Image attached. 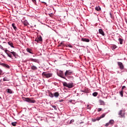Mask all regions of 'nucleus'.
I'll use <instances>...</instances> for the list:
<instances>
[{
    "label": "nucleus",
    "mask_w": 127,
    "mask_h": 127,
    "mask_svg": "<svg viewBox=\"0 0 127 127\" xmlns=\"http://www.w3.org/2000/svg\"><path fill=\"white\" fill-rule=\"evenodd\" d=\"M43 77L44 78H50L51 77H52L53 74L52 73H49V72H43L42 74Z\"/></svg>",
    "instance_id": "f257e3e1"
},
{
    "label": "nucleus",
    "mask_w": 127,
    "mask_h": 127,
    "mask_svg": "<svg viewBox=\"0 0 127 127\" xmlns=\"http://www.w3.org/2000/svg\"><path fill=\"white\" fill-rule=\"evenodd\" d=\"M23 100L25 101L26 102H28V103H35V100H33L31 99V98H24Z\"/></svg>",
    "instance_id": "f03ea898"
},
{
    "label": "nucleus",
    "mask_w": 127,
    "mask_h": 127,
    "mask_svg": "<svg viewBox=\"0 0 127 127\" xmlns=\"http://www.w3.org/2000/svg\"><path fill=\"white\" fill-rule=\"evenodd\" d=\"M57 74L58 76H59V77H61V78H63V79H65V76H64V72H63V71L60 70Z\"/></svg>",
    "instance_id": "7ed1b4c3"
},
{
    "label": "nucleus",
    "mask_w": 127,
    "mask_h": 127,
    "mask_svg": "<svg viewBox=\"0 0 127 127\" xmlns=\"http://www.w3.org/2000/svg\"><path fill=\"white\" fill-rule=\"evenodd\" d=\"M117 64H118L120 69H121V70H124V69H125V66H124L123 63L118 62L117 63Z\"/></svg>",
    "instance_id": "20e7f679"
},
{
    "label": "nucleus",
    "mask_w": 127,
    "mask_h": 127,
    "mask_svg": "<svg viewBox=\"0 0 127 127\" xmlns=\"http://www.w3.org/2000/svg\"><path fill=\"white\" fill-rule=\"evenodd\" d=\"M35 41H36L38 43L42 42V37L41 36H38L37 38L35 39Z\"/></svg>",
    "instance_id": "39448f33"
},
{
    "label": "nucleus",
    "mask_w": 127,
    "mask_h": 127,
    "mask_svg": "<svg viewBox=\"0 0 127 127\" xmlns=\"http://www.w3.org/2000/svg\"><path fill=\"white\" fill-rule=\"evenodd\" d=\"M125 115L126 113L123 110H121L119 113L120 118H125Z\"/></svg>",
    "instance_id": "423d86ee"
},
{
    "label": "nucleus",
    "mask_w": 127,
    "mask_h": 127,
    "mask_svg": "<svg viewBox=\"0 0 127 127\" xmlns=\"http://www.w3.org/2000/svg\"><path fill=\"white\" fill-rule=\"evenodd\" d=\"M72 73H73V71L71 70H66L64 73V75L66 76L67 75H71Z\"/></svg>",
    "instance_id": "0eeeda50"
},
{
    "label": "nucleus",
    "mask_w": 127,
    "mask_h": 127,
    "mask_svg": "<svg viewBox=\"0 0 127 127\" xmlns=\"http://www.w3.org/2000/svg\"><path fill=\"white\" fill-rule=\"evenodd\" d=\"M0 65L5 68H7V69H9V65H8L7 64L2 63Z\"/></svg>",
    "instance_id": "6e6552de"
},
{
    "label": "nucleus",
    "mask_w": 127,
    "mask_h": 127,
    "mask_svg": "<svg viewBox=\"0 0 127 127\" xmlns=\"http://www.w3.org/2000/svg\"><path fill=\"white\" fill-rule=\"evenodd\" d=\"M99 32L100 34H101V35H103V36H105V33L104 32V31H103V29H99Z\"/></svg>",
    "instance_id": "1a4fd4ad"
},
{
    "label": "nucleus",
    "mask_w": 127,
    "mask_h": 127,
    "mask_svg": "<svg viewBox=\"0 0 127 127\" xmlns=\"http://www.w3.org/2000/svg\"><path fill=\"white\" fill-rule=\"evenodd\" d=\"M81 41H83L84 42H90V40H89V39L81 38Z\"/></svg>",
    "instance_id": "9d476101"
},
{
    "label": "nucleus",
    "mask_w": 127,
    "mask_h": 127,
    "mask_svg": "<svg viewBox=\"0 0 127 127\" xmlns=\"http://www.w3.org/2000/svg\"><path fill=\"white\" fill-rule=\"evenodd\" d=\"M8 45L11 46L12 48H14V47L13 46V43H12V42L9 41L8 42Z\"/></svg>",
    "instance_id": "9b49d317"
},
{
    "label": "nucleus",
    "mask_w": 127,
    "mask_h": 127,
    "mask_svg": "<svg viewBox=\"0 0 127 127\" xmlns=\"http://www.w3.org/2000/svg\"><path fill=\"white\" fill-rule=\"evenodd\" d=\"M9 52L10 53H11V54H12V55L14 56V57H15V58H16V57L17 56L16 53L14 52Z\"/></svg>",
    "instance_id": "f8f14e48"
},
{
    "label": "nucleus",
    "mask_w": 127,
    "mask_h": 127,
    "mask_svg": "<svg viewBox=\"0 0 127 127\" xmlns=\"http://www.w3.org/2000/svg\"><path fill=\"white\" fill-rule=\"evenodd\" d=\"M67 88H69V89L73 88V83H68Z\"/></svg>",
    "instance_id": "ddd939ff"
},
{
    "label": "nucleus",
    "mask_w": 127,
    "mask_h": 127,
    "mask_svg": "<svg viewBox=\"0 0 127 127\" xmlns=\"http://www.w3.org/2000/svg\"><path fill=\"white\" fill-rule=\"evenodd\" d=\"M31 70H37V67H36L35 65H32L31 66Z\"/></svg>",
    "instance_id": "4468645a"
},
{
    "label": "nucleus",
    "mask_w": 127,
    "mask_h": 127,
    "mask_svg": "<svg viewBox=\"0 0 127 127\" xmlns=\"http://www.w3.org/2000/svg\"><path fill=\"white\" fill-rule=\"evenodd\" d=\"M6 91L8 94H12V90L9 88L7 89Z\"/></svg>",
    "instance_id": "2eb2a0df"
},
{
    "label": "nucleus",
    "mask_w": 127,
    "mask_h": 127,
    "mask_svg": "<svg viewBox=\"0 0 127 127\" xmlns=\"http://www.w3.org/2000/svg\"><path fill=\"white\" fill-rule=\"evenodd\" d=\"M100 105H102L103 106H105V102L102 100H99Z\"/></svg>",
    "instance_id": "dca6fc26"
},
{
    "label": "nucleus",
    "mask_w": 127,
    "mask_h": 127,
    "mask_svg": "<svg viewBox=\"0 0 127 127\" xmlns=\"http://www.w3.org/2000/svg\"><path fill=\"white\" fill-rule=\"evenodd\" d=\"M12 26L13 29H14V30L15 31H16V30H17V28H16V26H15V24L12 23Z\"/></svg>",
    "instance_id": "f3484780"
},
{
    "label": "nucleus",
    "mask_w": 127,
    "mask_h": 127,
    "mask_svg": "<svg viewBox=\"0 0 127 127\" xmlns=\"http://www.w3.org/2000/svg\"><path fill=\"white\" fill-rule=\"evenodd\" d=\"M30 60L32 62H35L36 63H37V62H38V60L37 59H30Z\"/></svg>",
    "instance_id": "a211bd4d"
},
{
    "label": "nucleus",
    "mask_w": 127,
    "mask_h": 127,
    "mask_svg": "<svg viewBox=\"0 0 127 127\" xmlns=\"http://www.w3.org/2000/svg\"><path fill=\"white\" fill-rule=\"evenodd\" d=\"M54 96L55 97V98H58V97H59V93L55 92L54 94Z\"/></svg>",
    "instance_id": "6ab92c4d"
},
{
    "label": "nucleus",
    "mask_w": 127,
    "mask_h": 127,
    "mask_svg": "<svg viewBox=\"0 0 127 127\" xmlns=\"http://www.w3.org/2000/svg\"><path fill=\"white\" fill-rule=\"evenodd\" d=\"M27 52H29V53H30L31 54H33V52H32V50L30 49H27Z\"/></svg>",
    "instance_id": "aec40b11"
},
{
    "label": "nucleus",
    "mask_w": 127,
    "mask_h": 127,
    "mask_svg": "<svg viewBox=\"0 0 127 127\" xmlns=\"http://www.w3.org/2000/svg\"><path fill=\"white\" fill-rule=\"evenodd\" d=\"M119 42H120V44H123V41H124V39H123L120 38L119 39Z\"/></svg>",
    "instance_id": "412c9836"
},
{
    "label": "nucleus",
    "mask_w": 127,
    "mask_h": 127,
    "mask_svg": "<svg viewBox=\"0 0 127 127\" xmlns=\"http://www.w3.org/2000/svg\"><path fill=\"white\" fill-rule=\"evenodd\" d=\"M95 10H97V11H100V10H101V7H100V6H97L95 7Z\"/></svg>",
    "instance_id": "4be33fe9"
},
{
    "label": "nucleus",
    "mask_w": 127,
    "mask_h": 127,
    "mask_svg": "<svg viewBox=\"0 0 127 127\" xmlns=\"http://www.w3.org/2000/svg\"><path fill=\"white\" fill-rule=\"evenodd\" d=\"M49 96L51 97V98H53V97H54V94L52 93L51 92H49Z\"/></svg>",
    "instance_id": "5701e85b"
},
{
    "label": "nucleus",
    "mask_w": 127,
    "mask_h": 127,
    "mask_svg": "<svg viewBox=\"0 0 127 127\" xmlns=\"http://www.w3.org/2000/svg\"><path fill=\"white\" fill-rule=\"evenodd\" d=\"M120 94L121 97H124V90H121L120 92Z\"/></svg>",
    "instance_id": "b1692460"
},
{
    "label": "nucleus",
    "mask_w": 127,
    "mask_h": 127,
    "mask_svg": "<svg viewBox=\"0 0 127 127\" xmlns=\"http://www.w3.org/2000/svg\"><path fill=\"white\" fill-rule=\"evenodd\" d=\"M16 122H12L11 125L13 126V127H16Z\"/></svg>",
    "instance_id": "393cba45"
},
{
    "label": "nucleus",
    "mask_w": 127,
    "mask_h": 127,
    "mask_svg": "<svg viewBox=\"0 0 127 127\" xmlns=\"http://www.w3.org/2000/svg\"><path fill=\"white\" fill-rule=\"evenodd\" d=\"M3 81H9V79L7 78L6 77H5L3 78Z\"/></svg>",
    "instance_id": "a878e982"
},
{
    "label": "nucleus",
    "mask_w": 127,
    "mask_h": 127,
    "mask_svg": "<svg viewBox=\"0 0 127 127\" xmlns=\"http://www.w3.org/2000/svg\"><path fill=\"white\" fill-rule=\"evenodd\" d=\"M7 55L9 57V58H12V56H11V54L10 53H7Z\"/></svg>",
    "instance_id": "bb28decb"
},
{
    "label": "nucleus",
    "mask_w": 127,
    "mask_h": 127,
    "mask_svg": "<svg viewBox=\"0 0 127 127\" xmlns=\"http://www.w3.org/2000/svg\"><path fill=\"white\" fill-rule=\"evenodd\" d=\"M63 85L64 87H68V83L67 82H64Z\"/></svg>",
    "instance_id": "cd10ccee"
},
{
    "label": "nucleus",
    "mask_w": 127,
    "mask_h": 127,
    "mask_svg": "<svg viewBox=\"0 0 127 127\" xmlns=\"http://www.w3.org/2000/svg\"><path fill=\"white\" fill-rule=\"evenodd\" d=\"M93 96H94V97H97V96H98V92H94L93 93Z\"/></svg>",
    "instance_id": "c85d7f7f"
},
{
    "label": "nucleus",
    "mask_w": 127,
    "mask_h": 127,
    "mask_svg": "<svg viewBox=\"0 0 127 127\" xmlns=\"http://www.w3.org/2000/svg\"><path fill=\"white\" fill-rule=\"evenodd\" d=\"M117 46L116 45H113L112 46V49H116V48H117Z\"/></svg>",
    "instance_id": "c756f323"
},
{
    "label": "nucleus",
    "mask_w": 127,
    "mask_h": 127,
    "mask_svg": "<svg viewBox=\"0 0 127 127\" xmlns=\"http://www.w3.org/2000/svg\"><path fill=\"white\" fill-rule=\"evenodd\" d=\"M106 116V114L104 113L103 114H102L101 116H100V118L103 119V118H105V116Z\"/></svg>",
    "instance_id": "7c9ffc66"
},
{
    "label": "nucleus",
    "mask_w": 127,
    "mask_h": 127,
    "mask_svg": "<svg viewBox=\"0 0 127 127\" xmlns=\"http://www.w3.org/2000/svg\"><path fill=\"white\" fill-rule=\"evenodd\" d=\"M114 120H110V121H109V124H110V125H113V124H114Z\"/></svg>",
    "instance_id": "2f4dec72"
},
{
    "label": "nucleus",
    "mask_w": 127,
    "mask_h": 127,
    "mask_svg": "<svg viewBox=\"0 0 127 127\" xmlns=\"http://www.w3.org/2000/svg\"><path fill=\"white\" fill-rule=\"evenodd\" d=\"M87 109L88 110H91V109H92V107L91 106L89 105H88L87 106Z\"/></svg>",
    "instance_id": "473e14b6"
},
{
    "label": "nucleus",
    "mask_w": 127,
    "mask_h": 127,
    "mask_svg": "<svg viewBox=\"0 0 127 127\" xmlns=\"http://www.w3.org/2000/svg\"><path fill=\"white\" fill-rule=\"evenodd\" d=\"M74 122H75V120H74V119L70 120V121L69 122L70 125H71V124H72V123H74Z\"/></svg>",
    "instance_id": "72a5a7b5"
},
{
    "label": "nucleus",
    "mask_w": 127,
    "mask_h": 127,
    "mask_svg": "<svg viewBox=\"0 0 127 127\" xmlns=\"http://www.w3.org/2000/svg\"><path fill=\"white\" fill-rule=\"evenodd\" d=\"M2 73H3L2 70L1 69H0V75H2L3 74Z\"/></svg>",
    "instance_id": "f704fd0d"
},
{
    "label": "nucleus",
    "mask_w": 127,
    "mask_h": 127,
    "mask_svg": "<svg viewBox=\"0 0 127 127\" xmlns=\"http://www.w3.org/2000/svg\"><path fill=\"white\" fill-rule=\"evenodd\" d=\"M110 126V123H108L105 125V127H109Z\"/></svg>",
    "instance_id": "c9c22d12"
},
{
    "label": "nucleus",
    "mask_w": 127,
    "mask_h": 127,
    "mask_svg": "<svg viewBox=\"0 0 127 127\" xmlns=\"http://www.w3.org/2000/svg\"><path fill=\"white\" fill-rule=\"evenodd\" d=\"M24 25H25L26 26H27V25H28V23L27 22H24Z\"/></svg>",
    "instance_id": "e433bc0d"
},
{
    "label": "nucleus",
    "mask_w": 127,
    "mask_h": 127,
    "mask_svg": "<svg viewBox=\"0 0 127 127\" xmlns=\"http://www.w3.org/2000/svg\"><path fill=\"white\" fill-rule=\"evenodd\" d=\"M124 89H126V86H123V87H122V91H124Z\"/></svg>",
    "instance_id": "4c0bfd02"
},
{
    "label": "nucleus",
    "mask_w": 127,
    "mask_h": 127,
    "mask_svg": "<svg viewBox=\"0 0 127 127\" xmlns=\"http://www.w3.org/2000/svg\"><path fill=\"white\" fill-rule=\"evenodd\" d=\"M8 52H9V51L7 50H5V53H6V54H7V53H8Z\"/></svg>",
    "instance_id": "58836bf2"
},
{
    "label": "nucleus",
    "mask_w": 127,
    "mask_h": 127,
    "mask_svg": "<svg viewBox=\"0 0 127 127\" xmlns=\"http://www.w3.org/2000/svg\"><path fill=\"white\" fill-rule=\"evenodd\" d=\"M102 111V108H98L97 110L98 112H101Z\"/></svg>",
    "instance_id": "ea45409f"
},
{
    "label": "nucleus",
    "mask_w": 127,
    "mask_h": 127,
    "mask_svg": "<svg viewBox=\"0 0 127 127\" xmlns=\"http://www.w3.org/2000/svg\"><path fill=\"white\" fill-rule=\"evenodd\" d=\"M53 108H54L55 110H57V107L56 106H53Z\"/></svg>",
    "instance_id": "a19ab883"
},
{
    "label": "nucleus",
    "mask_w": 127,
    "mask_h": 127,
    "mask_svg": "<svg viewBox=\"0 0 127 127\" xmlns=\"http://www.w3.org/2000/svg\"><path fill=\"white\" fill-rule=\"evenodd\" d=\"M34 3H36V0H32Z\"/></svg>",
    "instance_id": "79ce46f5"
},
{
    "label": "nucleus",
    "mask_w": 127,
    "mask_h": 127,
    "mask_svg": "<svg viewBox=\"0 0 127 127\" xmlns=\"http://www.w3.org/2000/svg\"><path fill=\"white\" fill-rule=\"evenodd\" d=\"M101 119H102V118H101V117H99L97 118V121H100V120Z\"/></svg>",
    "instance_id": "37998d69"
},
{
    "label": "nucleus",
    "mask_w": 127,
    "mask_h": 127,
    "mask_svg": "<svg viewBox=\"0 0 127 127\" xmlns=\"http://www.w3.org/2000/svg\"><path fill=\"white\" fill-rule=\"evenodd\" d=\"M62 44H63V43H61L60 44L59 46H61V45H62Z\"/></svg>",
    "instance_id": "c03bdc74"
},
{
    "label": "nucleus",
    "mask_w": 127,
    "mask_h": 127,
    "mask_svg": "<svg viewBox=\"0 0 127 127\" xmlns=\"http://www.w3.org/2000/svg\"><path fill=\"white\" fill-rule=\"evenodd\" d=\"M110 16L112 17V13H110Z\"/></svg>",
    "instance_id": "a18cd8bd"
},
{
    "label": "nucleus",
    "mask_w": 127,
    "mask_h": 127,
    "mask_svg": "<svg viewBox=\"0 0 127 127\" xmlns=\"http://www.w3.org/2000/svg\"><path fill=\"white\" fill-rule=\"evenodd\" d=\"M0 47L1 48V49H2V48H3V47H2V46H0Z\"/></svg>",
    "instance_id": "49530a36"
},
{
    "label": "nucleus",
    "mask_w": 127,
    "mask_h": 127,
    "mask_svg": "<svg viewBox=\"0 0 127 127\" xmlns=\"http://www.w3.org/2000/svg\"><path fill=\"white\" fill-rule=\"evenodd\" d=\"M3 43H5V42H3Z\"/></svg>",
    "instance_id": "de8ad7c7"
}]
</instances>
